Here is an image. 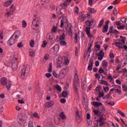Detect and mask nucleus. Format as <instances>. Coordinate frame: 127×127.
Segmentation results:
<instances>
[{
    "instance_id": "nucleus-1",
    "label": "nucleus",
    "mask_w": 127,
    "mask_h": 127,
    "mask_svg": "<svg viewBox=\"0 0 127 127\" xmlns=\"http://www.w3.org/2000/svg\"><path fill=\"white\" fill-rule=\"evenodd\" d=\"M19 36H20V32L18 31H16L15 32V36L12 35L7 41V44L10 46L13 45V44L16 42V40L17 38L19 37Z\"/></svg>"
},
{
    "instance_id": "nucleus-2",
    "label": "nucleus",
    "mask_w": 127,
    "mask_h": 127,
    "mask_svg": "<svg viewBox=\"0 0 127 127\" xmlns=\"http://www.w3.org/2000/svg\"><path fill=\"white\" fill-rule=\"evenodd\" d=\"M29 73V67L28 65L25 66L20 71V77L22 79H26V77Z\"/></svg>"
},
{
    "instance_id": "nucleus-3",
    "label": "nucleus",
    "mask_w": 127,
    "mask_h": 127,
    "mask_svg": "<svg viewBox=\"0 0 127 127\" xmlns=\"http://www.w3.org/2000/svg\"><path fill=\"white\" fill-rule=\"evenodd\" d=\"M0 83L2 86H6L7 90H9L10 87H11V82L10 81L7 82V79L6 77H2L1 78Z\"/></svg>"
},
{
    "instance_id": "nucleus-4",
    "label": "nucleus",
    "mask_w": 127,
    "mask_h": 127,
    "mask_svg": "<svg viewBox=\"0 0 127 127\" xmlns=\"http://www.w3.org/2000/svg\"><path fill=\"white\" fill-rule=\"evenodd\" d=\"M68 70L69 68L68 67L63 68L59 74V78H60V79H63L64 78L65 76L67 75Z\"/></svg>"
},
{
    "instance_id": "nucleus-5",
    "label": "nucleus",
    "mask_w": 127,
    "mask_h": 127,
    "mask_svg": "<svg viewBox=\"0 0 127 127\" xmlns=\"http://www.w3.org/2000/svg\"><path fill=\"white\" fill-rule=\"evenodd\" d=\"M18 119L19 120V123L20 124L21 126H23V127H24V125H23L26 123L27 117H26V116L25 115L20 114L19 115Z\"/></svg>"
},
{
    "instance_id": "nucleus-6",
    "label": "nucleus",
    "mask_w": 127,
    "mask_h": 127,
    "mask_svg": "<svg viewBox=\"0 0 127 127\" xmlns=\"http://www.w3.org/2000/svg\"><path fill=\"white\" fill-rule=\"evenodd\" d=\"M75 120L77 124H80L82 122V114L79 113V110H77L75 112Z\"/></svg>"
},
{
    "instance_id": "nucleus-7",
    "label": "nucleus",
    "mask_w": 127,
    "mask_h": 127,
    "mask_svg": "<svg viewBox=\"0 0 127 127\" xmlns=\"http://www.w3.org/2000/svg\"><path fill=\"white\" fill-rule=\"evenodd\" d=\"M12 61H14L15 63L12 64V69L13 71H16V70H17V58H14Z\"/></svg>"
},
{
    "instance_id": "nucleus-8",
    "label": "nucleus",
    "mask_w": 127,
    "mask_h": 127,
    "mask_svg": "<svg viewBox=\"0 0 127 127\" xmlns=\"http://www.w3.org/2000/svg\"><path fill=\"white\" fill-rule=\"evenodd\" d=\"M97 122L99 124L100 127H103L105 125V121H104V117L101 116L99 117V119L97 120Z\"/></svg>"
},
{
    "instance_id": "nucleus-9",
    "label": "nucleus",
    "mask_w": 127,
    "mask_h": 127,
    "mask_svg": "<svg viewBox=\"0 0 127 127\" xmlns=\"http://www.w3.org/2000/svg\"><path fill=\"white\" fill-rule=\"evenodd\" d=\"M91 28L89 27H86L85 30V32H86V34L89 38H92L93 37V35L91 34Z\"/></svg>"
},
{
    "instance_id": "nucleus-10",
    "label": "nucleus",
    "mask_w": 127,
    "mask_h": 127,
    "mask_svg": "<svg viewBox=\"0 0 127 127\" xmlns=\"http://www.w3.org/2000/svg\"><path fill=\"white\" fill-rule=\"evenodd\" d=\"M98 60L100 61L103 60V58H104V56H105V53L103 51V50L100 51L99 53L98 54Z\"/></svg>"
},
{
    "instance_id": "nucleus-11",
    "label": "nucleus",
    "mask_w": 127,
    "mask_h": 127,
    "mask_svg": "<svg viewBox=\"0 0 127 127\" xmlns=\"http://www.w3.org/2000/svg\"><path fill=\"white\" fill-rule=\"evenodd\" d=\"M55 104V102L53 100H51L46 103V108H51L53 106H54Z\"/></svg>"
},
{
    "instance_id": "nucleus-12",
    "label": "nucleus",
    "mask_w": 127,
    "mask_h": 127,
    "mask_svg": "<svg viewBox=\"0 0 127 127\" xmlns=\"http://www.w3.org/2000/svg\"><path fill=\"white\" fill-rule=\"evenodd\" d=\"M94 21H95V20L92 19L91 20V21L86 20L85 21V24H86V25H87V27H90V26H91L94 24Z\"/></svg>"
},
{
    "instance_id": "nucleus-13",
    "label": "nucleus",
    "mask_w": 127,
    "mask_h": 127,
    "mask_svg": "<svg viewBox=\"0 0 127 127\" xmlns=\"http://www.w3.org/2000/svg\"><path fill=\"white\" fill-rule=\"evenodd\" d=\"M46 38L48 40V41H49V42H50V43H53V35H52V34H48L47 35Z\"/></svg>"
},
{
    "instance_id": "nucleus-14",
    "label": "nucleus",
    "mask_w": 127,
    "mask_h": 127,
    "mask_svg": "<svg viewBox=\"0 0 127 127\" xmlns=\"http://www.w3.org/2000/svg\"><path fill=\"white\" fill-rule=\"evenodd\" d=\"M94 64V61L93 60H91L89 61V64L88 66V70L89 71H92V69H93V64Z\"/></svg>"
},
{
    "instance_id": "nucleus-15",
    "label": "nucleus",
    "mask_w": 127,
    "mask_h": 127,
    "mask_svg": "<svg viewBox=\"0 0 127 127\" xmlns=\"http://www.w3.org/2000/svg\"><path fill=\"white\" fill-rule=\"evenodd\" d=\"M63 65V63H62V61L60 60H57V68H61Z\"/></svg>"
},
{
    "instance_id": "nucleus-16",
    "label": "nucleus",
    "mask_w": 127,
    "mask_h": 127,
    "mask_svg": "<svg viewBox=\"0 0 127 127\" xmlns=\"http://www.w3.org/2000/svg\"><path fill=\"white\" fill-rule=\"evenodd\" d=\"M102 66L105 69V70H106V71H108V62L106 61H103L102 62Z\"/></svg>"
},
{
    "instance_id": "nucleus-17",
    "label": "nucleus",
    "mask_w": 127,
    "mask_h": 127,
    "mask_svg": "<svg viewBox=\"0 0 127 127\" xmlns=\"http://www.w3.org/2000/svg\"><path fill=\"white\" fill-rule=\"evenodd\" d=\"M93 105L94 107L98 108V107H101V106H103V103L102 102H98L97 101H94L93 102Z\"/></svg>"
},
{
    "instance_id": "nucleus-18",
    "label": "nucleus",
    "mask_w": 127,
    "mask_h": 127,
    "mask_svg": "<svg viewBox=\"0 0 127 127\" xmlns=\"http://www.w3.org/2000/svg\"><path fill=\"white\" fill-rule=\"evenodd\" d=\"M86 18H87V16H80L78 17V21L79 22H83V21H85V20H86Z\"/></svg>"
},
{
    "instance_id": "nucleus-19",
    "label": "nucleus",
    "mask_w": 127,
    "mask_h": 127,
    "mask_svg": "<svg viewBox=\"0 0 127 127\" xmlns=\"http://www.w3.org/2000/svg\"><path fill=\"white\" fill-rule=\"evenodd\" d=\"M67 22V18H64L63 19L61 20V26L60 27H63L64 26V23H66Z\"/></svg>"
},
{
    "instance_id": "nucleus-20",
    "label": "nucleus",
    "mask_w": 127,
    "mask_h": 127,
    "mask_svg": "<svg viewBox=\"0 0 127 127\" xmlns=\"http://www.w3.org/2000/svg\"><path fill=\"white\" fill-rule=\"evenodd\" d=\"M59 48H60V46L58 45H56L54 46L53 48H52V50H53V51L54 52H58V51H59Z\"/></svg>"
},
{
    "instance_id": "nucleus-21",
    "label": "nucleus",
    "mask_w": 127,
    "mask_h": 127,
    "mask_svg": "<svg viewBox=\"0 0 127 127\" xmlns=\"http://www.w3.org/2000/svg\"><path fill=\"white\" fill-rule=\"evenodd\" d=\"M12 14H13V10H10L6 13V16L8 17V16H10L11 15H12Z\"/></svg>"
},
{
    "instance_id": "nucleus-22",
    "label": "nucleus",
    "mask_w": 127,
    "mask_h": 127,
    "mask_svg": "<svg viewBox=\"0 0 127 127\" xmlns=\"http://www.w3.org/2000/svg\"><path fill=\"white\" fill-rule=\"evenodd\" d=\"M93 113L96 115V116H98V115H99L100 117L104 115L103 113L97 110H93Z\"/></svg>"
},
{
    "instance_id": "nucleus-23",
    "label": "nucleus",
    "mask_w": 127,
    "mask_h": 127,
    "mask_svg": "<svg viewBox=\"0 0 127 127\" xmlns=\"http://www.w3.org/2000/svg\"><path fill=\"white\" fill-rule=\"evenodd\" d=\"M68 34L70 37H72L73 36V31L72 30V26H70L68 30Z\"/></svg>"
},
{
    "instance_id": "nucleus-24",
    "label": "nucleus",
    "mask_w": 127,
    "mask_h": 127,
    "mask_svg": "<svg viewBox=\"0 0 127 127\" xmlns=\"http://www.w3.org/2000/svg\"><path fill=\"white\" fill-rule=\"evenodd\" d=\"M74 80V82H79V76H78V72L77 71H75Z\"/></svg>"
},
{
    "instance_id": "nucleus-25",
    "label": "nucleus",
    "mask_w": 127,
    "mask_h": 127,
    "mask_svg": "<svg viewBox=\"0 0 127 127\" xmlns=\"http://www.w3.org/2000/svg\"><path fill=\"white\" fill-rule=\"evenodd\" d=\"M86 119L87 120V122H89L88 123V125H90V123H92V121H91L90 119H91V115H90L89 113H88L86 115Z\"/></svg>"
},
{
    "instance_id": "nucleus-26",
    "label": "nucleus",
    "mask_w": 127,
    "mask_h": 127,
    "mask_svg": "<svg viewBox=\"0 0 127 127\" xmlns=\"http://www.w3.org/2000/svg\"><path fill=\"white\" fill-rule=\"evenodd\" d=\"M105 21V20L104 18H102L101 20L99 22V25H98V28H101L102 26H103V25L104 24V22Z\"/></svg>"
},
{
    "instance_id": "nucleus-27",
    "label": "nucleus",
    "mask_w": 127,
    "mask_h": 127,
    "mask_svg": "<svg viewBox=\"0 0 127 127\" xmlns=\"http://www.w3.org/2000/svg\"><path fill=\"white\" fill-rule=\"evenodd\" d=\"M46 127H55L54 125H53V123L52 122H48L46 125Z\"/></svg>"
},
{
    "instance_id": "nucleus-28",
    "label": "nucleus",
    "mask_w": 127,
    "mask_h": 127,
    "mask_svg": "<svg viewBox=\"0 0 127 127\" xmlns=\"http://www.w3.org/2000/svg\"><path fill=\"white\" fill-rule=\"evenodd\" d=\"M115 45L117 47H119L120 48H123V43L120 42H116Z\"/></svg>"
},
{
    "instance_id": "nucleus-29",
    "label": "nucleus",
    "mask_w": 127,
    "mask_h": 127,
    "mask_svg": "<svg viewBox=\"0 0 127 127\" xmlns=\"http://www.w3.org/2000/svg\"><path fill=\"white\" fill-rule=\"evenodd\" d=\"M87 9L89 13H96V11H95V9H94V8L89 7Z\"/></svg>"
},
{
    "instance_id": "nucleus-30",
    "label": "nucleus",
    "mask_w": 127,
    "mask_h": 127,
    "mask_svg": "<svg viewBox=\"0 0 127 127\" xmlns=\"http://www.w3.org/2000/svg\"><path fill=\"white\" fill-rule=\"evenodd\" d=\"M80 88L79 82H73V88Z\"/></svg>"
},
{
    "instance_id": "nucleus-31",
    "label": "nucleus",
    "mask_w": 127,
    "mask_h": 127,
    "mask_svg": "<svg viewBox=\"0 0 127 127\" xmlns=\"http://www.w3.org/2000/svg\"><path fill=\"white\" fill-rule=\"evenodd\" d=\"M60 117L62 118V120H66L67 117L64 115V112H62L60 114Z\"/></svg>"
},
{
    "instance_id": "nucleus-32",
    "label": "nucleus",
    "mask_w": 127,
    "mask_h": 127,
    "mask_svg": "<svg viewBox=\"0 0 127 127\" xmlns=\"http://www.w3.org/2000/svg\"><path fill=\"white\" fill-rule=\"evenodd\" d=\"M12 2V0L7 1L4 4V6H8V5H10Z\"/></svg>"
},
{
    "instance_id": "nucleus-33",
    "label": "nucleus",
    "mask_w": 127,
    "mask_h": 127,
    "mask_svg": "<svg viewBox=\"0 0 127 127\" xmlns=\"http://www.w3.org/2000/svg\"><path fill=\"white\" fill-rule=\"evenodd\" d=\"M35 22H36V24H35L34 25H35L36 27H37V26H38V24L37 23V22H38V20H37V18H36L33 20L32 24H33V23H35Z\"/></svg>"
},
{
    "instance_id": "nucleus-34",
    "label": "nucleus",
    "mask_w": 127,
    "mask_h": 127,
    "mask_svg": "<svg viewBox=\"0 0 127 127\" xmlns=\"http://www.w3.org/2000/svg\"><path fill=\"white\" fill-rule=\"evenodd\" d=\"M108 29H109V25L108 24H106L104 27V29L103 30V32H108Z\"/></svg>"
},
{
    "instance_id": "nucleus-35",
    "label": "nucleus",
    "mask_w": 127,
    "mask_h": 127,
    "mask_svg": "<svg viewBox=\"0 0 127 127\" xmlns=\"http://www.w3.org/2000/svg\"><path fill=\"white\" fill-rule=\"evenodd\" d=\"M22 25L23 28H25V27L27 26V23H26V21L25 20H24L22 21Z\"/></svg>"
},
{
    "instance_id": "nucleus-36",
    "label": "nucleus",
    "mask_w": 127,
    "mask_h": 127,
    "mask_svg": "<svg viewBox=\"0 0 127 127\" xmlns=\"http://www.w3.org/2000/svg\"><path fill=\"white\" fill-rule=\"evenodd\" d=\"M100 84L102 85H105L106 86H108L109 83H108V82L106 80H102L100 82Z\"/></svg>"
},
{
    "instance_id": "nucleus-37",
    "label": "nucleus",
    "mask_w": 127,
    "mask_h": 127,
    "mask_svg": "<svg viewBox=\"0 0 127 127\" xmlns=\"http://www.w3.org/2000/svg\"><path fill=\"white\" fill-rule=\"evenodd\" d=\"M61 7L63 8V7H67L68 6V4L67 3V1H65V2L61 4Z\"/></svg>"
},
{
    "instance_id": "nucleus-38",
    "label": "nucleus",
    "mask_w": 127,
    "mask_h": 127,
    "mask_svg": "<svg viewBox=\"0 0 127 127\" xmlns=\"http://www.w3.org/2000/svg\"><path fill=\"white\" fill-rule=\"evenodd\" d=\"M62 95L64 98H67V96L69 95V93L67 92H63Z\"/></svg>"
},
{
    "instance_id": "nucleus-39",
    "label": "nucleus",
    "mask_w": 127,
    "mask_h": 127,
    "mask_svg": "<svg viewBox=\"0 0 127 127\" xmlns=\"http://www.w3.org/2000/svg\"><path fill=\"white\" fill-rule=\"evenodd\" d=\"M33 116L34 118H36V119H40V117L39 116V115H38V113H35L33 114Z\"/></svg>"
},
{
    "instance_id": "nucleus-40",
    "label": "nucleus",
    "mask_w": 127,
    "mask_h": 127,
    "mask_svg": "<svg viewBox=\"0 0 127 127\" xmlns=\"http://www.w3.org/2000/svg\"><path fill=\"white\" fill-rule=\"evenodd\" d=\"M115 93H116L119 95H120V96H121V95H122V90L118 89H116L115 91Z\"/></svg>"
},
{
    "instance_id": "nucleus-41",
    "label": "nucleus",
    "mask_w": 127,
    "mask_h": 127,
    "mask_svg": "<svg viewBox=\"0 0 127 127\" xmlns=\"http://www.w3.org/2000/svg\"><path fill=\"white\" fill-rule=\"evenodd\" d=\"M74 13L75 14H79V7L76 6L74 9Z\"/></svg>"
},
{
    "instance_id": "nucleus-42",
    "label": "nucleus",
    "mask_w": 127,
    "mask_h": 127,
    "mask_svg": "<svg viewBox=\"0 0 127 127\" xmlns=\"http://www.w3.org/2000/svg\"><path fill=\"white\" fill-rule=\"evenodd\" d=\"M29 55L30 57H34L35 56V52L30 51L29 52Z\"/></svg>"
},
{
    "instance_id": "nucleus-43",
    "label": "nucleus",
    "mask_w": 127,
    "mask_h": 127,
    "mask_svg": "<svg viewBox=\"0 0 127 127\" xmlns=\"http://www.w3.org/2000/svg\"><path fill=\"white\" fill-rule=\"evenodd\" d=\"M93 1H97V0H88V4L90 5V6H92L93 5Z\"/></svg>"
},
{
    "instance_id": "nucleus-44",
    "label": "nucleus",
    "mask_w": 127,
    "mask_h": 127,
    "mask_svg": "<svg viewBox=\"0 0 127 127\" xmlns=\"http://www.w3.org/2000/svg\"><path fill=\"white\" fill-rule=\"evenodd\" d=\"M95 47L97 48V50L96 51V52H97V51H99L100 49H101V46L98 44H95Z\"/></svg>"
},
{
    "instance_id": "nucleus-45",
    "label": "nucleus",
    "mask_w": 127,
    "mask_h": 127,
    "mask_svg": "<svg viewBox=\"0 0 127 127\" xmlns=\"http://www.w3.org/2000/svg\"><path fill=\"white\" fill-rule=\"evenodd\" d=\"M23 46H24V45L22 42H20L17 44V47H18L19 48H22Z\"/></svg>"
},
{
    "instance_id": "nucleus-46",
    "label": "nucleus",
    "mask_w": 127,
    "mask_h": 127,
    "mask_svg": "<svg viewBox=\"0 0 127 127\" xmlns=\"http://www.w3.org/2000/svg\"><path fill=\"white\" fill-rule=\"evenodd\" d=\"M60 44L62 46H65L67 44V43L64 41H61Z\"/></svg>"
},
{
    "instance_id": "nucleus-47",
    "label": "nucleus",
    "mask_w": 127,
    "mask_h": 127,
    "mask_svg": "<svg viewBox=\"0 0 127 127\" xmlns=\"http://www.w3.org/2000/svg\"><path fill=\"white\" fill-rule=\"evenodd\" d=\"M56 89H57L58 91H59V92H61L62 91V89L61 88V87L59 85H57L56 86Z\"/></svg>"
},
{
    "instance_id": "nucleus-48",
    "label": "nucleus",
    "mask_w": 127,
    "mask_h": 127,
    "mask_svg": "<svg viewBox=\"0 0 127 127\" xmlns=\"http://www.w3.org/2000/svg\"><path fill=\"white\" fill-rule=\"evenodd\" d=\"M125 27H126V25H120V26L117 27V28H118V29L124 30V29H125Z\"/></svg>"
},
{
    "instance_id": "nucleus-49",
    "label": "nucleus",
    "mask_w": 127,
    "mask_h": 127,
    "mask_svg": "<svg viewBox=\"0 0 127 127\" xmlns=\"http://www.w3.org/2000/svg\"><path fill=\"white\" fill-rule=\"evenodd\" d=\"M30 46L31 47H34V40H32L30 42Z\"/></svg>"
},
{
    "instance_id": "nucleus-50",
    "label": "nucleus",
    "mask_w": 127,
    "mask_h": 127,
    "mask_svg": "<svg viewBox=\"0 0 127 127\" xmlns=\"http://www.w3.org/2000/svg\"><path fill=\"white\" fill-rule=\"evenodd\" d=\"M74 39L75 40V43H78V33H75V38Z\"/></svg>"
},
{
    "instance_id": "nucleus-51",
    "label": "nucleus",
    "mask_w": 127,
    "mask_h": 127,
    "mask_svg": "<svg viewBox=\"0 0 127 127\" xmlns=\"http://www.w3.org/2000/svg\"><path fill=\"white\" fill-rule=\"evenodd\" d=\"M46 45H47V42L46 41H44L43 42V44L42 45V47L44 48L46 47Z\"/></svg>"
},
{
    "instance_id": "nucleus-52",
    "label": "nucleus",
    "mask_w": 127,
    "mask_h": 127,
    "mask_svg": "<svg viewBox=\"0 0 127 127\" xmlns=\"http://www.w3.org/2000/svg\"><path fill=\"white\" fill-rule=\"evenodd\" d=\"M80 87H73V89L74 90L75 93L76 94H78L79 93V88Z\"/></svg>"
},
{
    "instance_id": "nucleus-53",
    "label": "nucleus",
    "mask_w": 127,
    "mask_h": 127,
    "mask_svg": "<svg viewBox=\"0 0 127 127\" xmlns=\"http://www.w3.org/2000/svg\"><path fill=\"white\" fill-rule=\"evenodd\" d=\"M65 39V34L64 33L60 36V40H64Z\"/></svg>"
},
{
    "instance_id": "nucleus-54",
    "label": "nucleus",
    "mask_w": 127,
    "mask_h": 127,
    "mask_svg": "<svg viewBox=\"0 0 127 127\" xmlns=\"http://www.w3.org/2000/svg\"><path fill=\"white\" fill-rule=\"evenodd\" d=\"M118 113H119V114H120V115L122 116V117H126V115L125 114V113H124V112H122L121 110L118 111Z\"/></svg>"
},
{
    "instance_id": "nucleus-55",
    "label": "nucleus",
    "mask_w": 127,
    "mask_h": 127,
    "mask_svg": "<svg viewBox=\"0 0 127 127\" xmlns=\"http://www.w3.org/2000/svg\"><path fill=\"white\" fill-rule=\"evenodd\" d=\"M48 72H49L50 73H51V72H52V64H50V67L48 69Z\"/></svg>"
},
{
    "instance_id": "nucleus-56",
    "label": "nucleus",
    "mask_w": 127,
    "mask_h": 127,
    "mask_svg": "<svg viewBox=\"0 0 127 127\" xmlns=\"http://www.w3.org/2000/svg\"><path fill=\"white\" fill-rule=\"evenodd\" d=\"M56 30H57V28L55 27V26H54L52 29V32H54V33H55V32H56Z\"/></svg>"
},
{
    "instance_id": "nucleus-57",
    "label": "nucleus",
    "mask_w": 127,
    "mask_h": 127,
    "mask_svg": "<svg viewBox=\"0 0 127 127\" xmlns=\"http://www.w3.org/2000/svg\"><path fill=\"white\" fill-rule=\"evenodd\" d=\"M100 110V111H101V112H105V111H106V109H105V106L103 105L101 106Z\"/></svg>"
},
{
    "instance_id": "nucleus-58",
    "label": "nucleus",
    "mask_w": 127,
    "mask_h": 127,
    "mask_svg": "<svg viewBox=\"0 0 127 127\" xmlns=\"http://www.w3.org/2000/svg\"><path fill=\"white\" fill-rule=\"evenodd\" d=\"M28 127H33V123L32 121H29L28 123Z\"/></svg>"
},
{
    "instance_id": "nucleus-59",
    "label": "nucleus",
    "mask_w": 127,
    "mask_h": 127,
    "mask_svg": "<svg viewBox=\"0 0 127 127\" xmlns=\"http://www.w3.org/2000/svg\"><path fill=\"white\" fill-rule=\"evenodd\" d=\"M113 14L114 15H117L118 14V11L117 10V8H115L113 11Z\"/></svg>"
},
{
    "instance_id": "nucleus-60",
    "label": "nucleus",
    "mask_w": 127,
    "mask_h": 127,
    "mask_svg": "<svg viewBox=\"0 0 127 127\" xmlns=\"http://www.w3.org/2000/svg\"><path fill=\"white\" fill-rule=\"evenodd\" d=\"M121 20L123 23H125V22H127V19H126V18L125 17L121 18Z\"/></svg>"
},
{
    "instance_id": "nucleus-61",
    "label": "nucleus",
    "mask_w": 127,
    "mask_h": 127,
    "mask_svg": "<svg viewBox=\"0 0 127 127\" xmlns=\"http://www.w3.org/2000/svg\"><path fill=\"white\" fill-rule=\"evenodd\" d=\"M69 61L68 59H65L64 60V64L65 65H68L69 64Z\"/></svg>"
},
{
    "instance_id": "nucleus-62",
    "label": "nucleus",
    "mask_w": 127,
    "mask_h": 127,
    "mask_svg": "<svg viewBox=\"0 0 127 127\" xmlns=\"http://www.w3.org/2000/svg\"><path fill=\"white\" fill-rule=\"evenodd\" d=\"M46 77H47V78H50V77H52V74H51V73H46L45 74Z\"/></svg>"
},
{
    "instance_id": "nucleus-63",
    "label": "nucleus",
    "mask_w": 127,
    "mask_h": 127,
    "mask_svg": "<svg viewBox=\"0 0 127 127\" xmlns=\"http://www.w3.org/2000/svg\"><path fill=\"white\" fill-rule=\"evenodd\" d=\"M113 26H111L110 27V29H109V32H110V33H114V31H113Z\"/></svg>"
},
{
    "instance_id": "nucleus-64",
    "label": "nucleus",
    "mask_w": 127,
    "mask_h": 127,
    "mask_svg": "<svg viewBox=\"0 0 127 127\" xmlns=\"http://www.w3.org/2000/svg\"><path fill=\"white\" fill-rule=\"evenodd\" d=\"M108 127H116V126H115V124L111 123L108 125Z\"/></svg>"
}]
</instances>
